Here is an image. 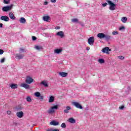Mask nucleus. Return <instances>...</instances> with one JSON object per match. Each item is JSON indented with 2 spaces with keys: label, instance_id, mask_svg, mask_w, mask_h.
<instances>
[{
  "label": "nucleus",
  "instance_id": "f257e3e1",
  "mask_svg": "<svg viewBox=\"0 0 131 131\" xmlns=\"http://www.w3.org/2000/svg\"><path fill=\"white\" fill-rule=\"evenodd\" d=\"M58 110V105H54L53 106L51 107L49 110L48 111V113L49 114H53L56 112V110Z\"/></svg>",
  "mask_w": 131,
  "mask_h": 131
},
{
  "label": "nucleus",
  "instance_id": "f03ea898",
  "mask_svg": "<svg viewBox=\"0 0 131 131\" xmlns=\"http://www.w3.org/2000/svg\"><path fill=\"white\" fill-rule=\"evenodd\" d=\"M107 2L110 5V10H111V11H115V7H116L115 4L113 3L112 2L109 0H107Z\"/></svg>",
  "mask_w": 131,
  "mask_h": 131
},
{
  "label": "nucleus",
  "instance_id": "7ed1b4c3",
  "mask_svg": "<svg viewBox=\"0 0 131 131\" xmlns=\"http://www.w3.org/2000/svg\"><path fill=\"white\" fill-rule=\"evenodd\" d=\"M34 81V80L32 79V78H31L30 76H27L26 77L25 82L28 84H30L32 83V82H33Z\"/></svg>",
  "mask_w": 131,
  "mask_h": 131
},
{
  "label": "nucleus",
  "instance_id": "20e7f679",
  "mask_svg": "<svg viewBox=\"0 0 131 131\" xmlns=\"http://www.w3.org/2000/svg\"><path fill=\"white\" fill-rule=\"evenodd\" d=\"M12 7H13V5L4 6L2 8V11L3 12H9V11H11V10H12Z\"/></svg>",
  "mask_w": 131,
  "mask_h": 131
},
{
  "label": "nucleus",
  "instance_id": "39448f33",
  "mask_svg": "<svg viewBox=\"0 0 131 131\" xmlns=\"http://www.w3.org/2000/svg\"><path fill=\"white\" fill-rule=\"evenodd\" d=\"M94 42H95V37H90L88 39V43L90 46H94Z\"/></svg>",
  "mask_w": 131,
  "mask_h": 131
},
{
  "label": "nucleus",
  "instance_id": "423d86ee",
  "mask_svg": "<svg viewBox=\"0 0 131 131\" xmlns=\"http://www.w3.org/2000/svg\"><path fill=\"white\" fill-rule=\"evenodd\" d=\"M72 105H74L76 108L78 109H82V106H81L79 102H72Z\"/></svg>",
  "mask_w": 131,
  "mask_h": 131
},
{
  "label": "nucleus",
  "instance_id": "0eeeda50",
  "mask_svg": "<svg viewBox=\"0 0 131 131\" xmlns=\"http://www.w3.org/2000/svg\"><path fill=\"white\" fill-rule=\"evenodd\" d=\"M35 97L39 98V100H43V96L40 95V93L36 92L34 93Z\"/></svg>",
  "mask_w": 131,
  "mask_h": 131
},
{
  "label": "nucleus",
  "instance_id": "6e6552de",
  "mask_svg": "<svg viewBox=\"0 0 131 131\" xmlns=\"http://www.w3.org/2000/svg\"><path fill=\"white\" fill-rule=\"evenodd\" d=\"M0 19L1 20H2V21H5V22L10 21V18H9L7 16H2Z\"/></svg>",
  "mask_w": 131,
  "mask_h": 131
},
{
  "label": "nucleus",
  "instance_id": "1a4fd4ad",
  "mask_svg": "<svg viewBox=\"0 0 131 131\" xmlns=\"http://www.w3.org/2000/svg\"><path fill=\"white\" fill-rule=\"evenodd\" d=\"M56 35L57 36H60L61 38H63L65 36L64 35V32L60 31L59 32H58L56 34Z\"/></svg>",
  "mask_w": 131,
  "mask_h": 131
},
{
  "label": "nucleus",
  "instance_id": "9d476101",
  "mask_svg": "<svg viewBox=\"0 0 131 131\" xmlns=\"http://www.w3.org/2000/svg\"><path fill=\"white\" fill-rule=\"evenodd\" d=\"M110 51L111 49H109V47H105L102 50V53H105V54H109Z\"/></svg>",
  "mask_w": 131,
  "mask_h": 131
},
{
  "label": "nucleus",
  "instance_id": "9b49d317",
  "mask_svg": "<svg viewBox=\"0 0 131 131\" xmlns=\"http://www.w3.org/2000/svg\"><path fill=\"white\" fill-rule=\"evenodd\" d=\"M20 86H21V88H24L25 89H26V90H29V89H30V86L27 83H22L20 85Z\"/></svg>",
  "mask_w": 131,
  "mask_h": 131
},
{
  "label": "nucleus",
  "instance_id": "f8f14e48",
  "mask_svg": "<svg viewBox=\"0 0 131 131\" xmlns=\"http://www.w3.org/2000/svg\"><path fill=\"white\" fill-rule=\"evenodd\" d=\"M42 19L43 21H45L46 22H50L51 17L49 16H45L43 17Z\"/></svg>",
  "mask_w": 131,
  "mask_h": 131
},
{
  "label": "nucleus",
  "instance_id": "ddd939ff",
  "mask_svg": "<svg viewBox=\"0 0 131 131\" xmlns=\"http://www.w3.org/2000/svg\"><path fill=\"white\" fill-rule=\"evenodd\" d=\"M97 37H98V38H100V39H102V38H105V34L103 33H99L97 34Z\"/></svg>",
  "mask_w": 131,
  "mask_h": 131
},
{
  "label": "nucleus",
  "instance_id": "4468645a",
  "mask_svg": "<svg viewBox=\"0 0 131 131\" xmlns=\"http://www.w3.org/2000/svg\"><path fill=\"white\" fill-rule=\"evenodd\" d=\"M50 124L51 125H54V126H56L57 125H59V122L53 120L50 123Z\"/></svg>",
  "mask_w": 131,
  "mask_h": 131
},
{
  "label": "nucleus",
  "instance_id": "2eb2a0df",
  "mask_svg": "<svg viewBox=\"0 0 131 131\" xmlns=\"http://www.w3.org/2000/svg\"><path fill=\"white\" fill-rule=\"evenodd\" d=\"M62 50L61 49H56L55 50H54V54H57V55H59V54H61V53H62Z\"/></svg>",
  "mask_w": 131,
  "mask_h": 131
},
{
  "label": "nucleus",
  "instance_id": "dca6fc26",
  "mask_svg": "<svg viewBox=\"0 0 131 131\" xmlns=\"http://www.w3.org/2000/svg\"><path fill=\"white\" fill-rule=\"evenodd\" d=\"M23 112H18L16 113V116L18 118H22L23 117Z\"/></svg>",
  "mask_w": 131,
  "mask_h": 131
},
{
  "label": "nucleus",
  "instance_id": "f3484780",
  "mask_svg": "<svg viewBox=\"0 0 131 131\" xmlns=\"http://www.w3.org/2000/svg\"><path fill=\"white\" fill-rule=\"evenodd\" d=\"M9 18L11 19V20H15L16 17L14 16V13L13 12L9 13Z\"/></svg>",
  "mask_w": 131,
  "mask_h": 131
},
{
  "label": "nucleus",
  "instance_id": "a211bd4d",
  "mask_svg": "<svg viewBox=\"0 0 131 131\" xmlns=\"http://www.w3.org/2000/svg\"><path fill=\"white\" fill-rule=\"evenodd\" d=\"M68 122H70V123H73V124H74L76 122V121L73 118H70L68 120Z\"/></svg>",
  "mask_w": 131,
  "mask_h": 131
},
{
  "label": "nucleus",
  "instance_id": "6ab92c4d",
  "mask_svg": "<svg viewBox=\"0 0 131 131\" xmlns=\"http://www.w3.org/2000/svg\"><path fill=\"white\" fill-rule=\"evenodd\" d=\"M23 58H24V55L23 54H16V58L18 59V60L23 59Z\"/></svg>",
  "mask_w": 131,
  "mask_h": 131
},
{
  "label": "nucleus",
  "instance_id": "aec40b11",
  "mask_svg": "<svg viewBox=\"0 0 131 131\" xmlns=\"http://www.w3.org/2000/svg\"><path fill=\"white\" fill-rule=\"evenodd\" d=\"M59 75L61 76V77H66L67 75H68V73L65 72H60L59 73Z\"/></svg>",
  "mask_w": 131,
  "mask_h": 131
},
{
  "label": "nucleus",
  "instance_id": "412c9836",
  "mask_svg": "<svg viewBox=\"0 0 131 131\" xmlns=\"http://www.w3.org/2000/svg\"><path fill=\"white\" fill-rule=\"evenodd\" d=\"M40 84H42L45 86V88H48L49 86V85L48 84V82L46 81H42L40 83Z\"/></svg>",
  "mask_w": 131,
  "mask_h": 131
},
{
  "label": "nucleus",
  "instance_id": "4be33fe9",
  "mask_svg": "<svg viewBox=\"0 0 131 131\" xmlns=\"http://www.w3.org/2000/svg\"><path fill=\"white\" fill-rule=\"evenodd\" d=\"M66 108V109L63 111V112L66 114L69 113V110H71V107L68 106Z\"/></svg>",
  "mask_w": 131,
  "mask_h": 131
},
{
  "label": "nucleus",
  "instance_id": "5701e85b",
  "mask_svg": "<svg viewBox=\"0 0 131 131\" xmlns=\"http://www.w3.org/2000/svg\"><path fill=\"white\" fill-rule=\"evenodd\" d=\"M19 22L22 24H24V23H26V19L24 17H20L19 18Z\"/></svg>",
  "mask_w": 131,
  "mask_h": 131
},
{
  "label": "nucleus",
  "instance_id": "b1692460",
  "mask_svg": "<svg viewBox=\"0 0 131 131\" xmlns=\"http://www.w3.org/2000/svg\"><path fill=\"white\" fill-rule=\"evenodd\" d=\"M55 101V97L53 96H51L49 98V103H53Z\"/></svg>",
  "mask_w": 131,
  "mask_h": 131
},
{
  "label": "nucleus",
  "instance_id": "393cba45",
  "mask_svg": "<svg viewBox=\"0 0 131 131\" xmlns=\"http://www.w3.org/2000/svg\"><path fill=\"white\" fill-rule=\"evenodd\" d=\"M121 21H122V23H126L127 22V17L125 16L122 17Z\"/></svg>",
  "mask_w": 131,
  "mask_h": 131
},
{
  "label": "nucleus",
  "instance_id": "a878e982",
  "mask_svg": "<svg viewBox=\"0 0 131 131\" xmlns=\"http://www.w3.org/2000/svg\"><path fill=\"white\" fill-rule=\"evenodd\" d=\"M10 88L12 89H17L18 88V85L16 84H11L10 85Z\"/></svg>",
  "mask_w": 131,
  "mask_h": 131
},
{
  "label": "nucleus",
  "instance_id": "bb28decb",
  "mask_svg": "<svg viewBox=\"0 0 131 131\" xmlns=\"http://www.w3.org/2000/svg\"><path fill=\"white\" fill-rule=\"evenodd\" d=\"M104 38L106 40H110L111 39V36L109 35H104Z\"/></svg>",
  "mask_w": 131,
  "mask_h": 131
},
{
  "label": "nucleus",
  "instance_id": "cd10ccee",
  "mask_svg": "<svg viewBox=\"0 0 131 131\" xmlns=\"http://www.w3.org/2000/svg\"><path fill=\"white\" fill-rule=\"evenodd\" d=\"M26 101L27 102H28L29 103H30L31 102V97L28 96L26 97Z\"/></svg>",
  "mask_w": 131,
  "mask_h": 131
},
{
  "label": "nucleus",
  "instance_id": "c85d7f7f",
  "mask_svg": "<svg viewBox=\"0 0 131 131\" xmlns=\"http://www.w3.org/2000/svg\"><path fill=\"white\" fill-rule=\"evenodd\" d=\"M119 30L120 31H124L125 30V27L124 26H121L119 28Z\"/></svg>",
  "mask_w": 131,
  "mask_h": 131
},
{
  "label": "nucleus",
  "instance_id": "c756f323",
  "mask_svg": "<svg viewBox=\"0 0 131 131\" xmlns=\"http://www.w3.org/2000/svg\"><path fill=\"white\" fill-rule=\"evenodd\" d=\"M35 49L38 51H39L42 49V47L41 46H36L35 47Z\"/></svg>",
  "mask_w": 131,
  "mask_h": 131
},
{
  "label": "nucleus",
  "instance_id": "7c9ffc66",
  "mask_svg": "<svg viewBox=\"0 0 131 131\" xmlns=\"http://www.w3.org/2000/svg\"><path fill=\"white\" fill-rule=\"evenodd\" d=\"M98 62L99 63H100V64H104V63H105V60L103 59H99Z\"/></svg>",
  "mask_w": 131,
  "mask_h": 131
},
{
  "label": "nucleus",
  "instance_id": "2f4dec72",
  "mask_svg": "<svg viewBox=\"0 0 131 131\" xmlns=\"http://www.w3.org/2000/svg\"><path fill=\"white\" fill-rule=\"evenodd\" d=\"M72 22H73V23H77L78 19L77 18H73L72 19Z\"/></svg>",
  "mask_w": 131,
  "mask_h": 131
},
{
  "label": "nucleus",
  "instance_id": "473e14b6",
  "mask_svg": "<svg viewBox=\"0 0 131 131\" xmlns=\"http://www.w3.org/2000/svg\"><path fill=\"white\" fill-rule=\"evenodd\" d=\"M3 3L4 4H5V5H9V4H10V0H4Z\"/></svg>",
  "mask_w": 131,
  "mask_h": 131
},
{
  "label": "nucleus",
  "instance_id": "72a5a7b5",
  "mask_svg": "<svg viewBox=\"0 0 131 131\" xmlns=\"http://www.w3.org/2000/svg\"><path fill=\"white\" fill-rule=\"evenodd\" d=\"M61 127H62V128H66V124H65V123H62L61 124Z\"/></svg>",
  "mask_w": 131,
  "mask_h": 131
},
{
  "label": "nucleus",
  "instance_id": "f704fd0d",
  "mask_svg": "<svg viewBox=\"0 0 131 131\" xmlns=\"http://www.w3.org/2000/svg\"><path fill=\"white\" fill-rule=\"evenodd\" d=\"M112 34H113V35H117V34H118V32L113 31L112 32Z\"/></svg>",
  "mask_w": 131,
  "mask_h": 131
},
{
  "label": "nucleus",
  "instance_id": "c9c22d12",
  "mask_svg": "<svg viewBox=\"0 0 131 131\" xmlns=\"http://www.w3.org/2000/svg\"><path fill=\"white\" fill-rule=\"evenodd\" d=\"M118 59H120V60H124V57H123L122 56H118Z\"/></svg>",
  "mask_w": 131,
  "mask_h": 131
},
{
  "label": "nucleus",
  "instance_id": "e433bc0d",
  "mask_svg": "<svg viewBox=\"0 0 131 131\" xmlns=\"http://www.w3.org/2000/svg\"><path fill=\"white\" fill-rule=\"evenodd\" d=\"M5 60H6V58H2V59L1 60V61H0L1 63H4V62H5Z\"/></svg>",
  "mask_w": 131,
  "mask_h": 131
},
{
  "label": "nucleus",
  "instance_id": "4c0bfd02",
  "mask_svg": "<svg viewBox=\"0 0 131 131\" xmlns=\"http://www.w3.org/2000/svg\"><path fill=\"white\" fill-rule=\"evenodd\" d=\"M7 113L8 115H11V114H12V112L11 111H8L7 112Z\"/></svg>",
  "mask_w": 131,
  "mask_h": 131
},
{
  "label": "nucleus",
  "instance_id": "58836bf2",
  "mask_svg": "<svg viewBox=\"0 0 131 131\" xmlns=\"http://www.w3.org/2000/svg\"><path fill=\"white\" fill-rule=\"evenodd\" d=\"M4 50L0 49V55H3V54H4Z\"/></svg>",
  "mask_w": 131,
  "mask_h": 131
},
{
  "label": "nucleus",
  "instance_id": "ea45409f",
  "mask_svg": "<svg viewBox=\"0 0 131 131\" xmlns=\"http://www.w3.org/2000/svg\"><path fill=\"white\" fill-rule=\"evenodd\" d=\"M32 38L33 40H36V37L35 36H32Z\"/></svg>",
  "mask_w": 131,
  "mask_h": 131
},
{
  "label": "nucleus",
  "instance_id": "a19ab883",
  "mask_svg": "<svg viewBox=\"0 0 131 131\" xmlns=\"http://www.w3.org/2000/svg\"><path fill=\"white\" fill-rule=\"evenodd\" d=\"M51 2L54 4H55L56 3V2H57V0H51Z\"/></svg>",
  "mask_w": 131,
  "mask_h": 131
},
{
  "label": "nucleus",
  "instance_id": "79ce46f5",
  "mask_svg": "<svg viewBox=\"0 0 131 131\" xmlns=\"http://www.w3.org/2000/svg\"><path fill=\"white\" fill-rule=\"evenodd\" d=\"M60 27L59 26H57L55 28V29H56V30H58L59 29H60Z\"/></svg>",
  "mask_w": 131,
  "mask_h": 131
},
{
  "label": "nucleus",
  "instance_id": "37998d69",
  "mask_svg": "<svg viewBox=\"0 0 131 131\" xmlns=\"http://www.w3.org/2000/svg\"><path fill=\"white\" fill-rule=\"evenodd\" d=\"M124 108V106H121L119 107V109H120V110H122Z\"/></svg>",
  "mask_w": 131,
  "mask_h": 131
},
{
  "label": "nucleus",
  "instance_id": "c03bdc74",
  "mask_svg": "<svg viewBox=\"0 0 131 131\" xmlns=\"http://www.w3.org/2000/svg\"><path fill=\"white\" fill-rule=\"evenodd\" d=\"M46 131H53V128H50L46 130Z\"/></svg>",
  "mask_w": 131,
  "mask_h": 131
},
{
  "label": "nucleus",
  "instance_id": "a18cd8bd",
  "mask_svg": "<svg viewBox=\"0 0 131 131\" xmlns=\"http://www.w3.org/2000/svg\"><path fill=\"white\" fill-rule=\"evenodd\" d=\"M107 5H108V4L107 3H104L102 4V6L103 7H106V6H107Z\"/></svg>",
  "mask_w": 131,
  "mask_h": 131
},
{
  "label": "nucleus",
  "instance_id": "49530a36",
  "mask_svg": "<svg viewBox=\"0 0 131 131\" xmlns=\"http://www.w3.org/2000/svg\"><path fill=\"white\" fill-rule=\"evenodd\" d=\"M48 2H45L43 3L44 6H47V5H48Z\"/></svg>",
  "mask_w": 131,
  "mask_h": 131
},
{
  "label": "nucleus",
  "instance_id": "de8ad7c7",
  "mask_svg": "<svg viewBox=\"0 0 131 131\" xmlns=\"http://www.w3.org/2000/svg\"><path fill=\"white\" fill-rule=\"evenodd\" d=\"M53 131H60L58 129H54L53 128Z\"/></svg>",
  "mask_w": 131,
  "mask_h": 131
},
{
  "label": "nucleus",
  "instance_id": "09e8293b",
  "mask_svg": "<svg viewBox=\"0 0 131 131\" xmlns=\"http://www.w3.org/2000/svg\"><path fill=\"white\" fill-rule=\"evenodd\" d=\"M86 51H90V47H86Z\"/></svg>",
  "mask_w": 131,
  "mask_h": 131
},
{
  "label": "nucleus",
  "instance_id": "8fccbe9b",
  "mask_svg": "<svg viewBox=\"0 0 131 131\" xmlns=\"http://www.w3.org/2000/svg\"><path fill=\"white\" fill-rule=\"evenodd\" d=\"M20 52H24V49L21 48V49H20Z\"/></svg>",
  "mask_w": 131,
  "mask_h": 131
},
{
  "label": "nucleus",
  "instance_id": "3c124183",
  "mask_svg": "<svg viewBox=\"0 0 131 131\" xmlns=\"http://www.w3.org/2000/svg\"><path fill=\"white\" fill-rule=\"evenodd\" d=\"M3 27V24L0 23V28H2Z\"/></svg>",
  "mask_w": 131,
  "mask_h": 131
},
{
  "label": "nucleus",
  "instance_id": "603ef678",
  "mask_svg": "<svg viewBox=\"0 0 131 131\" xmlns=\"http://www.w3.org/2000/svg\"><path fill=\"white\" fill-rule=\"evenodd\" d=\"M114 1H117V0H114Z\"/></svg>",
  "mask_w": 131,
  "mask_h": 131
},
{
  "label": "nucleus",
  "instance_id": "864d4df0",
  "mask_svg": "<svg viewBox=\"0 0 131 131\" xmlns=\"http://www.w3.org/2000/svg\"><path fill=\"white\" fill-rule=\"evenodd\" d=\"M11 1V0H9V2H10Z\"/></svg>",
  "mask_w": 131,
  "mask_h": 131
}]
</instances>
